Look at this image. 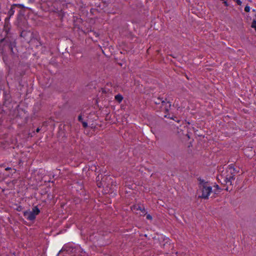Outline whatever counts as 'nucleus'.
<instances>
[{
  "instance_id": "nucleus-1",
  "label": "nucleus",
  "mask_w": 256,
  "mask_h": 256,
  "mask_svg": "<svg viewBox=\"0 0 256 256\" xmlns=\"http://www.w3.org/2000/svg\"><path fill=\"white\" fill-rule=\"evenodd\" d=\"M3 45L4 48H8L12 55H16V42L15 40L6 37L0 40V46Z\"/></svg>"
},
{
  "instance_id": "nucleus-2",
  "label": "nucleus",
  "mask_w": 256,
  "mask_h": 256,
  "mask_svg": "<svg viewBox=\"0 0 256 256\" xmlns=\"http://www.w3.org/2000/svg\"><path fill=\"white\" fill-rule=\"evenodd\" d=\"M154 102L158 108H160V110L165 114L168 112L172 106L171 102L166 98L164 100L162 98H158L154 99Z\"/></svg>"
},
{
  "instance_id": "nucleus-3",
  "label": "nucleus",
  "mask_w": 256,
  "mask_h": 256,
  "mask_svg": "<svg viewBox=\"0 0 256 256\" xmlns=\"http://www.w3.org/2000/svg\"><path fill=\"white\" fill-rule=\"evenodd\" d=\"M199 187L202 192L200 197L204 199H208L212 192V187L209 186L208 182L204 180H200Z\"/></svg>"
},
{
  "instance_id": "nucleus-4",
  "label": "nucleus",
  "mask_w": 256,
  "mask_h": 256,
  "mask_svg": "<svg viewBox=\"0 0 256 256\" xmlns=\"http://www.w3.org/2000/svg\"><path fill=\"white\" fill-rule=\"evenodd\" d=\"M40 213V210L38 206H34L32 210H26L24 212V216L28 220L33 221L36 218V216Z\"/></svg>"
},
{
  "instance_id": "nucleus-5",
  "label": "nucleus",
  "mask_w": 256,
  "mask_h": 256,
  "mask_svg": "<svg viewBox=\"0 0 256 256\" xmlns=\"http://www.w3.org/2000/svg\"><path fill=\"white\" fill-rule=\"evenodd\" d=\"M161 246L165 250L166 253L170 252L174 247L173 244H170V240L168 238L164 239L163 242L161 244Z\"/></svg>"
},
{
  "instance_id": "nucleus-6",
  "label": "nucleus",
  "mask_w": 256,
  "mask_h": 256,
  "mask_svg": "<svg viewBox=\"0 0 256 256\" xmlns=\"http://www.w3.org/2000/svg\"><path fill=\"white\" fill-rule=\"evenodd\" d=\"M237 172H232L230 173H227L225 178V182L226 184H230V185L232 184V182L235 179V175Z\"/></svg>"
},
{
  "instance_id": "nucleus-7",
  "label": "nucleus",
  "mask_w": 256,
  "mask_h": 256,
  "mask_svg": "<svg viewBox=\"0 0 256 256\" xmlns=\"http://www.w3.org/2000/svg\"><path fill=\"white\" fill-rule=\"evenodd\" d=\"M16 6H18L20 8H24V5L21 4H14L11 6V8L9 11L8 12V14L10 17L14 15L15 12V8Z\"/></svg>"
},
{
  "instance_id": "nucleus-8",
  "label": "nucleus",
  "mask_w": 256,
  "mask_h": 256,
  "mask_svg": "<svg viewBox=\"0 0 256 256\" xmlns=\"http://www.w3.org/2000/svg\"><path fill=\"white\" fill-rule=\"evenodd\" d=\"M132 208L134 210H140L144 214L146 212L145 208L144 207H142L141 206H140L138 204L134 206H132Z\"/></svg>"
},
{
  "instance_id": "nucleus-9",
  "label": "nucleus",
  "mask_w": 256,
  "mask_h": 256,
  "mask_svg": "<svg viewBox=\"0 0 256 256\" xmlns=\"http://www.w3.org/2000/svg\"><path fill=\"white\" fill-rule=\"evenodd\" d=\"M110 178V176H106V177H103L102 178V182H98L97 183V185L98 187H101V186H104L106 185V184L105 182V180H106L108 178Z\"/></svg>"
},
{
  "instance_id": "nucleus-10",
  "label": "nucleus",
  "mask_w": 256,
  "mask_h": 256,
  "mask_svg": "<svg viewBox=\"0 0 256 256\" xmlns=\"http://www.w3.org/2000/svg\"><path fill=\"white\" fill-rule=\"evenodd\" d=\"M238 172L236 170V168L234 167V166L233 164H230L228 166V169H227V173H230L232 172Z\"/></svg>"
},
{
  "instance_id": "nucleus-11",
  "label": "nucleus",
  "mask_w": 256,
  "mask_h": 256,
  "mask_svg": "<svg viewBox=\"0 0 256 256\" xmlns=\"http://www.w3.org/2000/svg\"><path fill=\"white\" fill-rule=\"evenodd\" d=\"M122 99H123V97L120 94H116L115 96V100L116 101H118V102H120L122 101Z\"/></svg>"
},
{
  "instance_id": "nucleus-12",
  "label": "nucleus",
  "mask_w": 256,
  "mask_h": 256,
  "mask_svg": "<svg viewBox=\"0 0 256 256\" xmlns=\"http://www.w3.org/2000/svg\"><path fill=\"white\" fill-rule=\"evenodd\" d=\"M251 26H252V28H254L256 32V20H253Z\"/></svg>"
},
{
  "instance_id": "nucleus-13",
  "label": "nucleus",
  "mask_w": 256,
  "mask_h": 256,
  "mask_svg": "<svg viewBox=\"0 0 256 256\" xmlns=\"http://www.w3.org/2000/svg\"><path fill=\"white\" fill-rule=\"evenodd\" d=\"M244 11L246 12H249L250 11V7L248 6H246L244 8Z\"/></svg>"
},
{
  "instance_id": "nucleus-14",
  "label": "nucleus",
  "mask_w": 256,
  "mask_h": 256,
  "mask_svg": "<svg viewBox=\"0 0 256 256\" xmlns=\"http://www.w3.org/2000/svg\"><path fill=\"white\" fill-rule=\"evenodd\" d=\"M146 218L149 220H152V216L150 214H146Z\"/></svg>"
},
{
  "instance_id": "nucleus-15",
  "label": "nucleus",
  "mask_w": 256,
  "mask_h": 256,
  "mask_svg": "<svg viewBox=\"0 0 256 256\" xmlns=\"http://www.w3.org/2000/svg\"><path fill=\"white\" fill-rule=\"evenodd\" d=\"M234 1L236 2V4L239 5V6H241L242 4V1H240V0H234Z\"/></svg>"
},
{
  "instance_id": "nucleus-16",
  "label": "nucleus",
  "mask_w": 256,
  "mask_h": 256,
  "mask_svg": "<svg viewBox=\"0 0 256 256\" xmlns=\"http://www.w3.org/2000/svg\"><path fill=\"white\" fill-rule=\"evenodd\" d=\"M82 126L84 128H86L88 126V124L85 122H82Z\"/></svg>"
},
{
  "instance_id": "nucleus-17",
  "label": "nucleus",
  "mask_w": 256,
  "mask_h": 256,
  "mask_svg": "<svg viewBox=\"0 0 256 256\" xmlns=\"http://www.w3.org/2000/svg\"><path fill=\"white\" fill-rule=\"evenodd\" d=\"M5 170L6 171H8L10 170H12V168L10 167H7V168H5Z\"/></svg>"
},
{
  "instance_id": "nucleus-18",
  "label": "nucleus",
  "mask_w": 256,
  "mask_h": 256,
  "mask_svg": "<svg viewBox=\"0 0 256 256\" xmlns=\"http://www.w3.org/2000/svg\"><path fill=\"white\" fill-rule=\"evenodd\" d=\"M82 116H78V120L81 121L82 120Z\"/></svg>"
},
{
  "instance_id": "nucleus-19",
  "label": "nucleus",
  "mask_w": 256,
  "mask_h": 256,
  "mask_svg": "<svg viewBox=\"0 0 256 256\" xmlns=\"http://www.w3.org/2000/svg\"><path fill=\"white\" fill-rule=\"evenodd\" d=\"M40 131V128H38L36 129V132H38Z\"/></svg>"
},
{
  "instance_id": "nucleus-20",
  "label": "nucleus",
  "mask_w": 256,
  "mask_h": 256,
  "mask_svg": "<svg viewBox=\"0 0 256 256\" xmlns=\"http://www.w3.org/2000/svg\"><path fill=\"white\" fill-rule=\"evenodd\" d=\"M4 164H0V167H4Z\"/></svg>"
},
{
  "instance_id": "nucleus-21",
  "label": "nucleus",
  "mask_w": 256,
  "mask_h": 256,
  "mask_svg": "<svg viewBox=\"0 0 256 256\" xmlns=\"http://www.w3.org/2000/svg\"><path fill=\"white\" fill-rule=\"evenodd\" d=\"M13 170H14V172H13V173H15L16 171V169H13Z\"/></svg>"
},
{
  "instance_id": "nucleus-22",
  "label": "nucleus",
  "mask_w": 256,
  "mask_h": 256,
  "mask_svg": "<svg viewBox=\"0 0 256 256\" xmlns=\"http://www.w3.org/2000/svg\"><path fill=\"white\" fill-rule=\"evenodd\" d=\"M22 33H23V32H22L21 33V34H20V36H22Z\"/></svg>"
}]
</instances>
